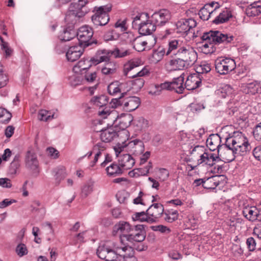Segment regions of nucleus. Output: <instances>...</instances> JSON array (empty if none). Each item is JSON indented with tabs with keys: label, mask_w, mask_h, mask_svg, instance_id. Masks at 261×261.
<instances>
[{
	"label": "nucleus",
	"mask_w": 261,
	"mask_h": 261,
	"mask_svg": "<svg viewBox=\"0 0 261 261\" xmlns=\"http://www.w3.org/2000/svg\"><path fill=\"white\" fill-rule=\"evenodd\" d=\"M164 53L170 57L165 64L166 67L170 70L188 69L197 60V54L193 47L181 39L169 40Z\"/></svg>",
	"instance_id": "obj_1"
},
{
	"label": "nucleus",
	"mask_w": 261,
	"mask_h": 261,
	"mask_svg": "<svg viewBox=\"0 0 261 261\" xmlns=\"http://www.w3.org/2000/svg\"><path fill=\"white\" fill-rule=\"evenodd\" d=\"M232 126H229V154L231 153L232 157L229 156V162L233 161L235 158L241 154V153L246 152L249 150V144L247 138L242 134V132L233 130Z\"/></svg>",
	"instance_id": "obj_2"
},
{
	"label": "nucleus",
	"mask_w": 261,
	"mask_h": 261,
	"mask_svg": "<svg viewBox=\"0 0 261 261\" xmlns=\"http://www.w3.org/2000/svg\"><path fill=\"white\" fill-rule=\"evenodd\" d=\"M227 34H224L218 31H210L204 33L201 36L203 41L200 47L202 52L205 54H211L215 50V44H219L227 41Z\"/></svg>",
	"instance_id": "obj_3"
},
{
	"label": "nucleus",
	"mask_w": 261,
	"mask_h": 261,
	"mask_svg": "<svg viewBox=\"0 0 261 261\" xmlns=\"http://www.w3.org/2000/svg\"><path fill=\"white\" fill-rule=\"evenodd\" d=\"M98 114L103 118H108L111 120L115 126L118 125L121 130H125L129 126L133 121V117L130 114L121 115L118 116L117 112L115 110L110 111L108 108L99 111Z\"/></svg>",
	"instance_id": "obj_4"
},
{
	"label": "nucleus",
	"mask_w": 261,
	"mask_h": 261,
	"mask_svg": "<svg viewBox=\"0 0 261 261\" xmlns=\"http://www.w3.org/2000/svg\"><path fill=\"white\" fill-rule=\"evenodd\" d=\"M184 75L185 74L182 73L179 77L174 79L172 82H166L160 85H156L155 86L156 91H150L149 93L152 95H159L162 90H174L177 93H182L185 88L183 85Z\"/></svg>",
	"instance_id": "obj_5"
},
{
	"label": "nucleus",
	"mask_w": 261,
	"mask_h": 261,
	"mask_svg": "<svg viewBox=\"0 0 261 261\" xmlns=\"http://www.w3.org/2000/svg\"><path fill=\"white\" fill-rule=\"evenodd\" d=\"M146 238V231L143 225L131 226L128 235L122 236V241L125 242L124 246H131L134 242H143Z\"/></svg>",
	"instance_id": "obj_6"
},
{
	"label": "nucleus",
	"mask_w": 261,
	"mask_h": 261,
	"mask_svg": "<svg viewBox=\"0 0 261 261\" xmlns=\"http://www.w3.org/2000/svg\"><path fill=\"white\" fill-rule=\"evenodd\" d=\"M87 3V0H74L69 7V11L66 15L65 20L73 22L83 17L87 12L83 9Z\"/></svg>",
	"instance_id": "obj_7"
},
{
	"label": "nucleus",
	"mask_w": 261,
	"mask_h": 261,
	"mask_svg": "<svg viewBox=\"0 0 261 261\" xmlns=\"http://www.w3.org/2000/svg\"><path fill=\"white\" fill-rule=\"evenodd\" d=\"M127 134L128 132L126 130L117 131L114 128V127L107 128L101 130L100 134V138L103 142H110L116 138H125L127 139Z\"/></svg>",
	"instance_id": "obj_8"
},
{
	"label": "nucleus",
	"mask_w": 261,
	"mask_h": 261,
	"mask_svg": "<svg viewBox=\"0 0 261 261\" xmlns=\"http://www.w3.org/2000/svg\"><path fill=\"white\" fill-rule=\"evenodd\" d=\"M110 10L111 8L106 6L95 7V14L91 17L93 22L96 25H105L107 24L110 19L108 13Z\"/></svg>",
	"instance_id": "obj_9"
},
{
	"label": "nucleus",
	"mask_w": 261,
	"mask_h": 261,
	"mask_svg": "<svg viewBox=\"0 0 261 261\" xmlns=\"http://www.w3.org/2000/svg\"><path fill=\"white\" fill-rule=\"evenodd\" d=\"M156 39L153 36H150L146 39L138 36L133 41L134 48L138 51H142L145 49H151L156 43Z\"/></svg>",
	"instance_id": "obj_10"
},
{
	"label": "nucleus",
	"mask_w": 261,
	"mask_h": 261,
	"mask_svg": "<svg viewBox=\"0 0 261 261\" xmlns=\"http://www.w3.org/2000/svg\"><path fill=\"white\" fill-rule=\"evenodd\" d=\"M196 25V21L193 18L181 19L176 23V32L183 36L188 35L190 33L194 35L193 30Z\"/></svg>",
	"instance_id": "obj_11"
},
{
	"label": "nucleus",
	"mask_w": 261,
	"mask_h": 261,
	"mask_svg": "<svg viewBox=\"0 0 261 261\" xmlns=\"http://www.w3.org/2000/svg\"><path fill=\"white\" fill-rule=\"evenodd\" d=\"M93 35V32L92 28L88 25H84L79 28L76 35L80 45L83 44L84 46H88L93 43H97L96 41H90Z\"/></svg>",
	"instance_id": "obj_12"
},
{
	"label": "nucleus",
	"mask_w": 261,
	"mask_h": 261,
	"mask_svg": "<svg viewBox=\"0 0 261 261\" xmlns=\"http://www.w3.org/2000/svg\"><path fill=\"white\" fill-rule=\"evenodd\" d=\"M25 166L26 168L34 173L39 172V163L37 154L33 151H27L25 156Z\"/></svg>",
	"instance_id": "obj_13"
},
{
	"label": "nucleus",
	"mask_w": 261,
	"mask_h": 261,
	"mask_svg": "<svg viewBox=\"0 0 261 261\" xmlns=\"http://www.w3.org/2000/svg\"><path fill=\"white\" fill-rule=\"evenodd\" d=\"M131 225L129 223L121 221L116 223L113 228L112 234L113 236L119 235L121 244L124 245L125 242L122 241V236L123 235H128L130 230Z\"/></svg>",
	"instance_id": "obj_14"
},
{
	"label": "nucleus",
	"mask_w": 261,
	"mask_h": 261,
	"mask_svg": "<svg viewBox=\"0 0 261 261\" xmlns=\"http://www.w3.org/2000/svg\"><path fill=\"white\" fill-rule=\"evenodd\" d=\"M171 18L169 11L166 9H163L154 13L151 16L152 21L156 26H162L167 22Z\"/></svg>",
	"instance_id": "obj_15"
},
{
	"label": "nucleus",
	"mask_w": 261,
	"mask_h": 261,
	"mask_svg": "<svg viewBox=\"0 0 261 261\" xmlns=\"http://www.w3.org/2000/svg\"><path fill=\"white\" fill-rule=\"evenodd\" d=\"M146 211L150 218L149 223H153L156 221L163 215L164 210L161 203H154Z\"/></svg>",
	"instance_id": "obj_16"
},
{
	"label": "nucleus",
	"mask_w": 261,
	"mask_h": 261,
	"mask_svg": "<svg viewBox=\"0 0 261 261\" xmlns=\"http://www.w3.org/2000/svg\"><path fill=\"white\" fill-rule=\"evenodd\" d=\"M141 101L137 96H129L123 98L121 103L122 109L126 112H132L140 106Z\"/></svg>",
	"instance_id": "obj_17"
},
{
	"label": "nucleus",
	"mask_w": 261,
	"mask_h": 261,
	"mask_svg": "<svg viewBox=\"0 0 261 261\" xmlns=\"http://www.w3.org/2000/svg\"><path fill=\"white\" fill-rule=\"evenodd\" d=\"M200 154L201 155H199L198 159H196L197 165L203 164L209 166H213L219 159L218 154L206 151H203Z\"/></svg>",
	"instance_id": "obj_18"
},
{
	"label": "nucleus",
	"mask_w": 261,
	"mask_h": 261,
	"mask_svg": "<svg viewBox=\"0 0 261 261\" xmlns=\"http://www.w3.org/2000/svg\"><path fill=\"white\" fill-rule=\"evenodd\" d=\"M148 72L149 70L148 69L144 67L141 70L138 72L137 74L132 76V77L134 78L139 77L133 80L130 81L132 89L134 91L137 92L143 87L144 84V80L141 77L146 75Z\"/></svg>",
	"instance_id": "obj_19"
},
{
	"label": "nucleus",
	"mask_w": 261,
	"mask_h": 261,
	"mask_svg": "<svg viewBox=\"0 0 261 261\" xmlns=\"http://www.w3.org/2000/svg\"><path fill=\"white\" fill-rule=\"evenodd\" d=\"M202 77L199 73H193L189 75L185 82V88L188 90H194L200 86L201 84Z\"/></svg>",
	"instance_id": "obj_20"
},
{
	"label": "nucleus",
	"mask_w": 261,
	"mask_h": 261,
	"mask_svg": "<svg viewBox=\"0 0 261 261\" xmlns=\"http://www.w3.org/2000/svg\"><path fill=\"white\" fill-rule=\"evenodd\" d=\"M117 252L119 253L118 261H136L132 246H124L123 248H118Z\"/></svg>",
	"instance_id": "obj_21"
},
{
	"label": "nucleus",
	"mask_w": 261,
	"mask_h": 261,
	"mask_svg": "<svg viewBox=\"0 0 261 261\" xmlns=\"http://www.w3.org/2000/svg\"><path fill=\"white\" fill-rule=\"evenodd\" d=\"M112 50L103 49L98 50L95 56L91 59L93 64L97 65L103 62H108L111 56H112Z\"/></svg>",
	"instance_id": "obj_22"
},
{
	"label": "nucleus",
	"mask_w": 261,
	"mask_h": 261,
	"mask_svg": "<svg viewBox=\"0 0 261 261\" xmlns=\"http://www.w3.org/2000/svg\"><path fill=\"white\" fill-rule=\"evenodd\" d=\"M83 51V46L80 44L70 47L66 55L68 61H75L81 56Z\"/></svg>",
	"instance_id": "obj_23"
},
{
	"label": "nucleus",
	"mask_w": 261,
	"mask_h": 261,
	"mask_svg": "<svg viewBox=\"0 0 261 261\" xmlns=\"http://www.w3.org/2000/svg\"><path fill=\"white\" fill-rule=\"evenodd\" d=\"M155 30L156 26L151 21V18L146 19L144 22L140 24V26L138 28L139 33L144 36L151 35Z\"/></svg>",
	"instance_id": "obj_24"
},
{
	"label": "nucleus",
	"mask_w": 261,
	"mask_h": 261,
	"mask_svg": "<svg viewBox=\"0 0 261 261\" xmlns=\"http://www.w3.org/2000/svg\"><path fill=\"white\" fill-rule=\"evenodd\" d=\"M118 164L123 172L124 170L130 169L134 166L135 161L130 154H125L120 156Z\"/></svg>",
	"instance_id": "obj_25"
},
{
	"label": "nucleus",
	"mask_w": 261,
	"mask_h": 261,
	"mask_svg": "<svg viewBox=\"0 0 261 261\" xmlns=\"http://www.w3.org/2000/svg\"><path fill=\"white\" fill-rule=\"evenodd\" d=\"M220 142L221 138L218 135L212 134L209 136L206 140V146L211 151L218 149V152L219 153L222 146L220 145ZM218 155H219V153Z\"/></svg>",
	"instance_id": "obj_26"
},
{
	"label": "nucleus",
	"mask_w": 261,
	"mask_h": 261,
	"mask_svg": "<svg viewBox=\"0 0 261 261\" xmlns=\"http://www.w3.org/2000/svg\"><path fill=\"white\" fill-rule=\"evenodd\" d=\"M215 68L220 74H226L228 72V59L221 57L215 61Z\"/></svg>",
	"instance_id": "obj_27"
},
{
	"label": "nucleus",
	"mask_w": 261,
	"mask_h": 261,
	"mask_svg": "<svg viewBox=\"0 0 261 261\" xmlns=\"http://www.w3.org/2000/svg\"><path fill=\"white\" fill-rule=\"evenodd\" d=\"M242 90L245 93L255 94L261 93V83L254 81L248 84H244L242 86Z\"/></svg>",
	"instance_id": "obj_28"
},
{
	"label": "nucleus",
	"mask_w": 261,
	"mask_h": 261,
	"mask_svg": "<svg viewBox=\"0 0 261 261\" xmlns=\"http://www.w3.org/2000/svg\"><path fill=\"white\" fill-rule=\"evenodd\" d=\"M242 212L244 216L249 221H253L258 219L259 210L255 206H246Z\"/></svg>",
	"instance_id": "obj_29"
},
{
	"label": "nucleus",
	"mask_w": 261,
	"mask_h": 261,
	"mask_svg": "<svg viewBox=\"0 0 261 261\" xmlns=\"http://www.w3.org/2000/svg\"><path fill=\"white\" fill-rule=\"evenodd\" d=\"M128 146L130 148L132 152L136 155H141L144 151V144L140 140L129 141L128 143Z\"/></svg>",
	"instance_id": "obj_30"
},
{
	"label": "nucleus",
	"mask_w": 261,
	"mask_h": 261,
	"mask_svg": "<svg viewBox=\"0 0 261 261\" xmlns=\"http://www.w3.org/2000/svg\"><path fill=\"white\" fill-rule=\"evenodd\" d=\"M69 84L72 87H76L84 82L83 73L74 72L68 77Z\"/></svg>",
	"instance_id": "obj_31"
},
{
	"label": "nucleus",
	"mask_w": 261,
	"mask_h": 261,
	"mask_svg": "<svg viewBox=\"0 0 261 261\" xmlns=\"http://www.w3.org/2000/svg\"><path fill=\"white\" fill-rule=\"evenodd\" d=\"M76 35L75 31L73 29L72 27L70 26L64 29L62 32H60L59 37L62 41H68L73 39Z\"/></svg>",
	"instance_id": "obj_32"
},
{
	"label": "nucleus",
	"mask_w": 261,
	"mask_h": 261,
	"mask_svg": "<svg viewBox=\"0 0 261 261\" xmlns=\"http://www.w3.org/2000/svg\"><path fill=\"white\" fill-rule=\"evenodd\" d=\"M91 60L88 59L81 60L73 68L74 72L84 73L87 71L92 65Z\"/></svg>",
	"instance_id": "obj_33"
},
{
	"label": "nucleus",
	"mask_w": 261,
	"mask_h": 261,
	"mask_svg": "<svg viewBox=\"0 0 261 261\" xmlns=\"http://www.w3.org/2000/svg\"><path fill=\"white\" fill-rule=\"evenodd\" d=\"M53 172L57 185H59L67 175L66 168L63 166L57 167L53 170Z\"/></svg>",
	"instance_id": "obj_34"
},
{
	"label": "nucleus",
	"mask_w": 261,
	"mask_h": 261,
	"mask_svg": "<svg viewBox=\"0 0 261 261\" xmlns=\"http://www.w3.org/2000/svg\"><path fill=\"white\" fill-rule=\"evenodd\" d=\"M216 11V8L212 9L210 5H205L199 11L200 18L203 20H207Z\"/></svg>",
	"instance_id": "obj_35"
},
{
	"label": "nucleus",
	"mask_w": 261,
	"mask_h": 261,
	"mask_svg": "<svg viewBox=\"0 0 261 261\" xmlns=\"http://www.w3.org/2000/svg\"><path fill=\"white\" fill-rule=\"evenodd\" d=\"M106 170L107 174L110 176H116L123 173L122 169L119 165L115 163H112L108 166L106 168Z\"/></svg>",
	"instance_id": "obj_36"
},
{
	"label": "nucleus",
	"mask_w": 261,
	"mask_h": 261,
	"mask_svg": "<svg viewBox=\"0 0 261 261\" xmlns=\"http://www.w3.org/2000/svg\"><path fill=\"white\" fill-rule=\"evenodd\" d=\"M246 13L249 17H254L261 13V6L257 3L250 5L246 9Z\"/></svg>",
	"instance_id": "obj_37"
},
{
	"label": "nucleus",
	"mask_w": 261,
	"mask_h": 261,
	"mask_svg": "<svg viewBox=\"0 0 261 261\" xmlns=\"http://www.w3.org/2000/svg\"><path fill=\"white\" fill-rule=\"evenodd\" d=\"M149 18V16L147 13H142L137 14L134 17H133V20L132 21V25L133 28H139L140 26L141 23L144 22L146 19Z\"/></svg>",
	"instance_id": "obj_38"
},
{
	"label": "nucleus",
	"mask_w": 261,
	"mask_h": 261,
	"mask_svg": "<svg viewBox=\"0 0 261 261\" xmlns=\"http://www.w3.org/2000/svg\"><path fill=\"white\" fill-rule=\"evenodd\" d=\"M127 138H128V136L127 135ZM118 142L117 144L114 147V150L115 151L116 155L117 156H118L119 154H120L124 149V148L128 146V143H126V140H128L125 139V138H118Z\"/></svg>",
	"instance_id": "obj_39"
},
{
	"label": "nucleus",
	"mask_w": 261,
	"mask_h": 261,
	"mask_svg": "<svg viewBox=\"0 0 261 261\" xmlns=\"http://www.w3.org/2000/svg\"><path fill=\"white\" fill-rule=\"evenodd\" d=\"M131 54V50L129 49H124V48H116L113 50H112V56H114L116 58H123L129 56Z\"/></svg>",
	"instance_id": "obj_40"
},
{
	"label": "nucleus",
	"mask_w": 261,
	"mask_h": 261,
	"mask_svg": "<svg viewBox=\"0 0 261 261\" xmlns=\"http://www.w3.org/2000/svg\"><path fill=\"white\" fill-rule=\"evenodd\" d=\"M124 245H121L116 247V250H113L110 248L108 255L106 258V261H118L119 257V253L117 252L118 248H123Z\"/></svg>",
	"instance_id": "obj_41"
},
{
	"label": "nucleus",
	"mask_w": 261,
	"mask_h": 261,
	"mask_svg": "<svg viewBox=\"0 0 261 261\" xmlns=\"http://www.w3.org/2000/svg\"><path fill=\"white\" fill-rule=\"evenodd\" d=\"M132 218L134 221L147 222H149V220L150 219L149 216L147 214V211L146 212L143 211L141 212L135 213L132 216Z\"/></svg>",
	"instance_id": "obj_42"
},
{
	"label": "nucleus",
	"mask_w": 261,
	"mask_h": 261,
	"mask_svg": "<svg viewBox=\"0 0 261 261\" xmlns=\"http://www.w3.org/2000/svg\"><path fill=\"white\" fill-rule=\"evenodd\" d=\"M211 70V65L206 62H202L196 68V73H199L200 76L201 74L206 73Z\"/></svg>",
	"instance_id": "obj_43"
},
{
	"label": "nucleus",
	"mask_w": 261,
	"mask_h": 261,
	"mask_svg": "<svg viewBox=\"0 0 261 261\" xmlns=\"http://www.w3.org/2000/svg\"><path fill=\"white\" fill-rule=\"evenodd\" d=\"M140 65V61L139 60H135L128 62L124 66V73L125 75H127L129 71H131L135 68L138 67Z\"/></svg>",
	"instance_id": "obj_44"
},
{
	"label": "nucleus",
	"mask_w": 261,
	"mask_h": 261,
	"mask_svg": "<svg viewBox=\"0 0 261 261\" xmlns=\"http://www.w3.org/2000/svg\"><path fill=\"white\" fill-rule=\"evenodd\" d=\"M228 20V10L225 8V10L220 13L218 16L213 21L215 24H219L227 21Z\"/></svg>",
	"instance_id": "obj_45"
},
{
	"label": "nucleus",
	"mask_w": 261,
	"mask_h": 261,
	"mask_svg": "<svg viewBox=\"0 0 261 261\" xmlns=\"http://www.w3.org/2000/svg\"><path fill=\"white\" fill-rule=\"evenodd\" d=\"M54 114L45 110H41L38 113V119L41 121H47L54 118Z\"/></svg>",
	"instance_id": "obj_46"
},
{
	"label": "nucleus",
	"mask_w": 261,
	"mask_h": 261,
	"mask_svg": "<svg viewBox=\"0 0 261 261\" xmlns=\"http://www.w3.org/2000/svg\"><path fill=\"white\" fill-rule=\"evenodd\" d=\"M91 100L95 105L99 107L106 105L108 102L107 96L103 95L94 97Z\"/></svg>",
	"instance_id": "obj_47"
},
{
	"label": "nucleus",
	"mask_w": 261,
	"mask_h": 261,
	"mask_svg": "<svg viewBox=\"0 0 261 261\" xmlns=\"http://www.w3.org/2000/svg\"><path fill=\"white\" fill-rule=\"evenodd\" d=\"M110 249L107 246L100 245L98 247L96 253L100 258L106 260Z\"/></svg>",
	"instance_id": "obj_48"
},
{
	"label": "nucleus",
	"mask_w": 261,
	"mask_h": 261,
	"mask_svg": "<svg viewBox=\"0 0 261 261\" xmlns=\"http://www.w3.org/2000/svg\"><path fill=\"white\" fill-rule=\"evenodd\" d=\"M204 151H206V149L204 146L200 145L195 146L191 151L192 159L194 160L198 159L199 155H201L200 154Z\"/></svg>",
	"instance_id": "obj_49"
},
{
	"label": "nucleus",
	"mask_w": 261,
	"mask_h": 261,
	"mask_svg": "<svg viewBox=\"0 0 261 261\" xmlns=\"http://www.w3.org/2000/svg\"><path fill=\"white\" fill-rule=\"evenodd\" d=\"M108 91L112 95H115L118 93H120L119 83L118 82H115L111 83L108 86Z\"/></svg>",
	"instance_id": "obj_50"
},
{
	"label": "nucleus",
	"mask_w": 261,
	"mask_h": 261,
	"mask_svg": "<svg viewBox=\"0 0 261 261\" xmlns=\"http://www.w3.org/2000/svg\"><path fill=\"white\" fill-rule=\"evenodd\" d=\"M136 125L139 130H144L149 126L148 121L143 117H139L136 122Z\"/></svg>",
	"instance_id": "obj_51"
},
{
	"label": "nucleus",
	"mask_w": 261,
	"mask_h": 261,
	"mask_svg": "<svg viewBox=\"0 0 261 261\" xmlns=\"http://www.w3.org/2000/svg\"><path fill=\"white\" fill-rule=\"evenodd\" d=\"M120 92L121 93L122 97L127 92L129 91L132 89L131 83L130 81L119 83Z\"/></svg>",
	"instance_id": "obj_52"
},
{
	"label": "nucleus",
	"mask_w": 261,
	"mask_h": 261,
	"mask_svg": "<svg viewBox=\"0 0 261 261\" xmlns=\"http://www.w3.org/2000/svg\"><path fill=\"white\" fill-rule=\"evenodd\" d=\"M115 32V30L107 32L103 36L105 40L108 41L117 40L119 35Z\"/></svg>",
	"instance_id": "obj_53"
},
{
	"label": "nucleus",
	"mask_w": 261,
	"mask_h": 261,
	"mask_svg": "<svg viewBox=\"0 0 261 261\" xmlns=\"http://www.w3.org/2000/svg\"><path fill=\"white\" fill-rule=\"evenodd\" d=\"M178 214L177 211L165 214L164 219L168 222H173L178 219Z\"/></svg>",
	"instance_id": "obj_54"
},
{
	"label": "nucleus",
	"mask_w": 261,
	"mask_h": 261,
	"mask_svg": "<svg viewBox=\"0 0 261 261\" xmlns=\"http://www.w3.org/2000/svg\"><path fill=\"white\" fill-rule=\"evenodd\" d=\"M231 251L232 253L236 257L240 256L243 252L241 247L240 243L234 244L233 243V245L231 247Z\"/></svg>",
	"instance_id": "obj_55"
},
{
	"label": "nucleus",
	"mask_w": 261,
	"mask_h": 261,
	"mask_svg": "<svg viewBox=\"0 0 261 261\" xmlns=\"http://www.w3.org/2000/svg\"><path fill=\"white\" fill-rule=\"evenodd\" d=\"M115 28L121 32H124L127 29L126 20H119L115 23Z\"/></svg>",
	"instance_id": "obj_56"
},
{
	"label": "nucleus",
	"mask_w": 261,
	"mask_h": 261,
	"mask_svg": "<svg viewBox=\"0 0 261 261\" xmlns=\"http://www.w3.org/2000/svg\"><path fill=\"white\" fill-rule=\"evenodd\" d=\"M84 73H85V75H83L84 82L87 81L88 83H92L96 79L97 75L95 72H89L87 71Z\"/></svg>",
	"instance_id": "obj_57"
},
{
	"label": "nucleus",
	"mask_w": 261,
	"mask_h": 261,
	"mask_svg": "<svg viewBox=\"0 0 261 261\" xmlns=\"http://www.w3.org/2000/svg\"><path fill=\"white\" fill-rule=\"evenodd\" d=\"M16 252L19 256L22 257L27 254L28 249L24 244H19L16 247Z\"/></svg>",
	"instance_id": "obj_58"
},
{
	"label": "nucleus",
	"mask_w": 261,
	"mask_h": 261,
	"mask_svg": "<svg viewBox=\"0 0 261 261\" xmlns=\"http://www.w3.org/2000/svg\"><path fill=\"white\" fill-rule=\"evenodd\" d=\"M152 229L154 231H159L165 234H168L171 232V230L169 228L163 225H159L152 226Z\"/></svg>",
	"instance_id": "obj_59"
},
{
	"label": "nucleus",
	"mask_w": 261,
	"mask_h": 261,
	"mask_svg": "<svg viewBox=\"0 0 261 261\" xmlns=\"http://www.w3.org/2000/svg\"><path fill=\"white\" fill-rule=\"evenodd\" d=\"M228 85H223L218 90L217 94L223 98H225L228 95Z\"/></svg>",
	"instance_id": "obj_60"
},
{
	"label": "nucleus",
	"mask_w": 261,
	"mask_h": 261,
	"mask_svg": "<svg viewBox=\"0 0 261 261\" xmlns=\"http://www.w3.org/2000/svg\"><path fill=\"white\" fill-rule=\"evenodd\" d=\"M169 172L165 168H160L159 170L158 178L161 181L166 180L169 177Z\"/></svg>",
	"instance_id": "obj_61"
},
{
	"label": "nucleus",
	"mask_w": 261,
	"mask_h": 261,
	"mask_svg": "<svg viewBox=\"0 0 261 261\" xmlns=\"http://www.w3.org/2000/svg\"><path fill=\"white\" fill-rule=\"evenodd\" d=\"M105 148V144L103 142H99L94 146L93 151L96 152V154H98L99 157L101 154V151H103Z\"/></svg>",
	"instance_id": "obj_62"
},
{
	"label": "nucleus",
	"mask_w": 261,
	"mask_h": 261,
	"mask_svg": "<svg viewBox=\"0 0 261 261\" xmlns=\"http://www.w3.org/2000/svg\"><path fill=\"white\" fill-rule=\"evenodd\" d=\"M152 168V164L151 162H149L148 164L145 166L144 168H138L137 170H138V173L139 176H145L148 174L149 172L150 169Z\"/></svg>",
	"instance_id": "obj_63"
},
{
	"label": "nucleus",
	"mask_w": 261,
	"mask_h": 261,
	"mask_svg": "<svg viewBox=\"0 0 261 261\" xmlns=\"http://www.w3.org/2000/svg\"><path fill=\"white\" fill-rule=\"evenodd\" d=\"M254 138L258 141H261V122L257 124L253 132Z\"/></svg>",
	"instance_id": "obj_64"
}]
</instances>
